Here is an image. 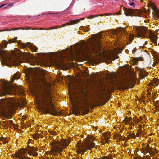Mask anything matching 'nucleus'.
Returning a JSON list of instances; mask_svg holds the SVG:
<instances>
[{"label": "nucleus", "instance_id": "obj_1", "mask_svg": "<svg viewBox=\"0 0 159 159\" xmlns=\"http://www.w3.org/2000/svg\"><path fill=\"white\" fill-rule=\"evenodd\" d=\"M101 34L98 36V39L93 38L88 42L83 41V43L79 46H75V52L76 55L84 57L86 55L92 53H99L102 52L101 49Z\"/></svg>", "mask_w": 159, "mask_h": 159}, {"label": "nucleus", "instance_id": "obj_2", "mask_svg": "<svg viewBox=\"0 0 159 159\" xmlns=\"http://www.w3.org/2000/svg\"><path fill=\"white\" fill-rule=\"evenodd\" d=\"M41 103L43 107L42 111L44 113H49L56 115L57 113L52 103L51 91L49 89L45 90L40 94Z\"/></svg>", "mask_w": 159, "mask_h": 159}, {"label": "nucleus", "instance_id": "obj_3", "mask_svg": "<svg viewBox=\"0 0 159 159\" xmlns=\"http://www.w3.org/2000/svg\"><path fill=\"white\" fill-rule=\"evenodd\" d=\"M0 57L11 64H19L20 62L19 59L14 57H11L8 51L3 49L1 47H0Z\"/></svg>", "mask_w": 159, "mask_h": 159}, {"label": "nucleus", "instance_id": "obj_4", "mask_svg": "<svg viewBox=\"0 0 159 159\" xmlns=\"http://www.w3.org/2000/svg\"><path fill=\"white\" fill-rule=\"evenodd\" d=\"M81 140H80L78 142V144L80 151L83 152V154L86 152V150H90L94 147L95 144L89 141H86L83 143H81Z\"/></svg>", "mask_w": 159, "mask_h": 159}, {"label": "nucleus", "instance_id": "obj_5", "mask_svg": "<svg viewBox=\"0 0 159 159\" xmlns=\"http://www.w3.org/2000/svg\"><path fill=\"white\" fill-rule=\"evenodd\" d=\"M3 103H4L5 106V107L7 110V111H2L3 112H5L7 111H11L17 104V101L15 98H11L5 100L3 101Z\"/></svg>", "mask_w": 159, "mask_h": 159}, {"label": "nucleus", "instance_id": "obj_6", "mask_svg": "<svg viewBox=\"0 0 159 159\" xmlns=\"http://www.w3.org/2000/svg\"><path fill=\"white\" fill-rule=\"evenodd\" d=\"M86 97L85 95H83L82 97L78 98V99L75 100V103L77 105L81 106L80 111L83 115H86L88 113V110L85 109L83 107V105H86Z\"/></svg>", "mask_w": 159, "mask_h": 159}, {"label": "nucleus", "instance_id": "obj_7", "mask_svg": "<svg viewBox=\"0 0 159 159\" xmlns=\"http://www.w3.org/2000/svg\"><path fill=\"white\" fill-rule=\"evenodd\" d=\"M123 9L126 16H141L142 11L139 10L128 9L125 7Z\"/></svg>", "mask_w": 159, "mask_h": 159}, {"label": "nucleus", "instance_id": "obj_8", "mask_svg": "<svg viewBox=\"0 0 159 159\" xmlns=\"http://www.w3.org/2000/svg\"><path fill=\"white\" fill-rule=\"evenodd\" d=\"M74 53L72 51V46L70 47L69 48H67L65 50L64 52L61 53V56L62 57H73Z\"/></svg>", "mask_w": 159, "mask_h": 159}, {"label": "nucleus", "instance_id": "obj_9", "mask_svg": "<svg viewBox=\"0 0 159 159\" xmlns=\"http://www.w3.org/2000/svg\"><path fill=\"white\" fill-rule=\"evenodd\" d=\"M147 28L142 26L137 27V35L139 37H145V34Z\"/></svg>", "mask_w": 159, "mask_h": 159}, {"label": "nucleus", "instance_id": "obj_10", "mask_svg": "<svg viewBox=\"0 0 159 159\" xmlns=\"http://www.w3.org/2000/svg\"><path fill=\"white\" fill-rule=\"evenodd\" d=\"M21 46L23 48H25L27 47L29 48L31 51L33 52H35L38 49V48L36 46L33 45L32 43L27 42L26 43H21Z\"/></svg>", "mask_w": 159, "mask_h": 159}, {"label": "nucleus", "instance_id": "obj_11", "mask_svg": "<svg viewBox=\"0 0 159 159\" xmlns=\"http://www.w3.org/2000/svg\"><path fill=\"white\" fill-rule=\"evenodd\" d=\"M130 85L129 79L126 78H123L120 82V86L121 88L125 89H128V85Z\"/></svg>", "mask_w": 159, "mask_h": 159}, {"label": "nucleus", "instance_id": "obj_12", "mask_svg": "<svg viewBox=\"0 0 159 159\" xmlns=\"http://www.w3.org/2000/svg\"><path fill=\"white\" fill-rule=\"evenodd\" d=\"M126 32L125 28H122V27H120L119 28L117 29L116 31H112V34H115L117 36V39H118V37L121 36V35L122 34H125Z\"/></svg>", "mask_w": 159, "mask_h": 159}, {"label": "nucleus", "instance_id": "obj_13", "mask_svg": "<svg viewBox=\"0 0 159 159\" xmlns=\"http://www.w3.org/2000/svg\"><path fill=\"white\" fill-rule=\"evenodd\" d=\"M29 149L27 150L28 151V153L30 155H32L34 156H38V154L36 152L38 151V149H36L34 147H31L29 146Z\"/></svg>", "mask_w": 159, "mask_h": 159}, {"label": "nucleus", "instance_id": "obj_14", "mask_svg": "<svg viewBox=\"0 0 159 159\" xmlns=\"http://www.w3.org/2000/svg\"><path fill=\"white\" fill-rule=\"evenodd\" d=\"M11 88L12 86L9 85L5 86L3 93H2V94L0 93V96H1L2 95H4L6 93H8L9 92L11 91Z\"/></svg>", "mask_w": 159, "mask_h": 159}, {"label": "nucleus", "instance_id": "obj_15", "mask_svg": "<svg viewBox=\"0 0 159 159\" xmlns=\"http://www.w3.org/2000/svg\"><path fill=\"white\" fill-rule=\"evenodd\" d=\"M149 37L151 41L153 42L154 44L157 45V41L158 39V36L155 34H152L149 36Z\"/></svg>", "mask_w": 159, "mask_h": 159}, {"label": "nucleus", "instance_id": "obj_16", "mask_svg": "<svg viewBox=\"0 0 159 159\" xmlns=\"http://www.w3.org/2000/svg\"><path fill=\"white\" fill-rule=\"evenodd\" d=\"M80 20V19H77L76 20H71L69 22H67L66 24H63L62 25V27H63L66 25H73L79 22Z\"/></svg>", "mask_w": 159, "mask_h": 159}, {"label": "nucleus", "instance_id": "obj_17", "mask_svg": "<svg viewBox=\"0 0 159 159\" xmlns=\"http://www.w3.org/2000/svg\"><path fill=\"white\" fill-rule=\"evenodd\" d=\"M152 9L154 11L156 16L157 17V18H159V11L154 6L152 7Z\"/></svg>", "mask_w": 159, "mask_h": 159}, {"label": "nucleus", "instance_id": "obj_18", "mask_svg": "<svg viewBox=\"0 0 159 159\" xmlns=\"http://www.w3.org/2000/svg\"><path fill=\"white\" fill-rule=\"evenodd\" d=\"M80 30L84 32H88L89 31L90 29L88 25L85 27L82 26L80 27Z\"/></svg>", "mask_w": 159, "mask_h": 159}, {"label": "nucleus", "instance_id": "obj_19", "mask_svg": "<svg viewBox=\"0 0 159 159\" xmlns=\"http://www.w3.org/2000/svg\"><path fill=\"white\" fill-rule=\"evenodd\" d=\"M139 61H143V58L142 57L134 58L133 60L134 62V64H137Z\"/></svg>", "mask_w": 159, "mask_h": 159}, {"label": "nucleus", "instance_id": "obj_20", "mask_svg": "<svg viewBox=\"0 0 159 159\" xmlns=\"http://www.w3.org/2000/svg\"><path fill=\"white\" fill-rule=\"evenodd\" d=\"M54 149L51 150V153H57L58 152V147L56 146H54Z\"/></svg>", "mask_w": 159, "mask_h": 159}, {"label": "nucleus", "instance_id": "obj_21", "mask_svg": "<svg viewBox=\"0 0 159 159\" xmlns=\"http://www.w3.org/2000/svg\"><path fill=\"white\" fill-rule=\"evenodd\" d=\"M24 57L26 58L25 59H24V61H25L27 63H30V61L28 59L30 58L31 57H29L26 55H25L24 56Z\"/></svg>", "mask_w": 159, "mask_h": 159}, {"label": "nucleus", "instance_id": "obj_22", "mask_svg": "<svg viewBox=\"0 0 159 159\" xmlns=\"http://www.w3.org/2000/svg\"><path fill=\"white\" fill-rule=\"evenodd\" d=\"M108 15V14L106 13V14H104L98 15L97 16H94L93 15H91L90 16L88 17V18L91 19L92 18H94V17H97V16H104L105 15Z\"/></svg>", "mask_w": 159, "mask_h": 159}, {"label": "nucleus", "instance_id": "obj_23", "mask_svg": "<svg viewBox=\"0 0 159 159\" xmlns=\"http://www.w3.org/2000/svg\"><path fill=\"white\" fill-rule=\"evenodd\" d=\"M2 47L6 48L7 47V42L6 40H3L2 42Z\"/></svg>", "mask_w": 159, "mask_h": 159}, {"label": "nucleus", "instance_id": "obj_24", "mask_svg": "<svg viewBox=\"0 0 159 159\" xmlns=\"http://www.w3.org/2000/svg\"><path fill=\"white\" fill-rule=\"evenodd\" d=\"M19 29L24 30V28H23V27H20V28H13L10 30L7 29V30H6L8 31H11L12 30L14 31V30H18Z\"/></svg>", "mask_w": 159, "mask_h": 159}, {"label": "nucleus", "instance_id": "obj_25", "mask_svg": "<svg viewBox=\"0 0 159 159\" xmlns=\"http://www.w3.org/2000/svg\"><path fill=\"white\" fill-rule=\"evenodd\" d=\"M19 78V75H18L17 73L14 74L13 76V80H18Z\"/></svg>", "mask_w": 159, "mask_h": 159}, {"label": "nucleus", "instance_id": "obj_26", "mask_svg": "<svg viewBox=\"0 0 159 159\" xmlns=\"http://www.w3.org/2000/svg\"><path fill=\"white\" fill-rule=\"evenodd\" d=\"M18 157L19 158V159H30V158L29 157H26L24 155L20 156L19 155L18 156Z\"/></svg>", "mask_w": 159, "mask_h": 159}, {"label": "nucleus", "instance_id": "obj_27", "mask_svg": "<svg viewBox=\"0 0 159 159\" xmlns=\"http://www.w3.org/2000/svg\"><path fill=\"white\" fill-rule=\"evenodd\" d=\"M40 135L37 134H34L33 135V138L35 139H39V136Z\"/></svg>", "mask_w": 159, "mask_h": 159}, {"label": "nucleus", "instance_id": "obj_28", "mask_svg": "<svg viewBox=\"0 0 159 159\" xmlns=\"http://www.w3.org/2000/svg\"><path fill=\"white\" fill-rule=\"evenodd\" d=\"M91 76V77L93 78V79H95L96 77L99 76V74L98 73H93Z\"/></svg>", "mask_w": 159, "mask_h": 159}, {"label": "nucleus", "instance_id": "obj_29", "mask_svg": "<svg viewBox=\"0 0 159 159\" xmlns=\"http://www.w3.org/2000/svg\"><path fill=\"white\" fill-rule=\"evenodd\" d=\"M17 39V37H16L12 39H11L8 41V42H9V44H11V43H13L14 42L16 41Z\"/></svg>", "mask_w": 159, "mask_h": 159}, {"label": "nucleus", "instance_id": "obj_30", "mask_svg": "<svg viewBox=\"0 0 159 159\" xmlns=\"http://www.w3.org/2000/svg\"><path fill=\"white\" fill-rule=\"evenodd\" d=\"M58 65L60 66H65V64L63 61L59 62L58 63Z\"/></svg>", "mask_w": 159, "mask_h": 159}, {"label": "nucleus", "instance_id": "obj_31", "mask_svg": "<svg viewBox=\"0 0 159 159\" xmlns=\"http://www.w3.org/2000/svg\"><path fill=\"white\" fill-rule=\"evenodd\" d=\"M106 134H107V133H105ZM109 137L108 136V135H105V142L106 143H108V142H109V140H108V139H109Z\"/></svg>", "mask_w": 159, "mask_h": 159}, {"label": "nucleus", "instance_id": "obj_32", "mask_svg": "<svg viewBox=\"0 0 159 159\" xmlns=\"http://www.w3.org/2000/svg\"><path fill=\"white\" fill-rule=\"evenodd\" d=\"M129 135L131 137L133 138L134 139H135L136 138V135H135V134L134 133H133V134H130L129 135H128V136Z\"/></svg>", "mask_w": 159, "mask_h": 159}, {"label": "nucleus", "instance_id": "obj_33", "mask_svg": "<svg viewBox=\"0 0 159 159\" xmlns=\"http://www.w3.org/2000/svg\"><path fill=\"white\" fill-rule=\"evenodd\" d=\"M18 90L20 93L23 94L24 93V91L20 88H18Z\"/></svg>", "mask_w": 159, "mask_h": 159}, {"label": "nucleus", "instance_id": "obj_34", "mask_svg": "<svg viewBox=\"0 0 159 159\" xmlns=\"http://www.w3.org/2000/svg\"><path fill=\"white\" fill-rule=\"evenodd\" d=\"M67 142H68V144H66V141H64V143H63V145H65V146H67L68 145V144L70 143V141L69 140H67Z\"/></svg>", "mask_w": 159, "mask_h": 159}, {"label": "nucleus", "instance_id": "obj_35", "mask_svg": "<svg viewBox=\"0 0 159 159\" xmlns=\"http://www.w3.org/2000/svg\"><path fill=\"white\" fill-rule=\"evenodd\" d=\"M154 105L157 108H159V104H158V102L156 101L154 102Z\"/></svg>", "mask_w": 159, "mask_h": 159}, {"label": "nucleus", "instance_id": "obj_36", "mask_svg": "<svg viewBox=\"0 0 159 159\" xmlns=\"http://www.w3.org/2000/svg\"><path fill=\"white\" fill-rule=\"evenodd\" d=\"M2 142H3V143H4V144L6 143H7V139H5L3 138V139H2Z\"/></svg>", "mask_w": 159, "mask_h": 159}, {"label": "nucleus", "instance_id": "obj_37", "mask_svg": "<svg viewBox=\"0 0 159 159\" xmlns=\"http://www.w3.org/2000/svg\"><path fill=\"white\" fill-rule=\"evenodd\" d=\"M24 29H25V30H29V29H32V30H37V29L36 28H34V29H32L30 27H26L25 28H24Z\"/></svg>", "mask_w": 159, "mask_h": 159}, {"label": "nucleus", "instance_id": "obj_38", "mask_svg": "<svg viewBox=\"0 0 159 159\" xmlns=\"http://www.w3.org/2000/svg\"><path fill=\"white\" fill-rule=\"evenodd\" d=\"M112 57L113 58V60H114L115 59H117L118 58V56L117 55H114L112 56Z\"/></svg>", "mask_w": 159, "mask_h": 159}, {"label": "nucleus", "instance_id": "obj_39", "mask_svg": "<svg viewBox=\"0 0 159 159\" xmlns=\"http://www.w3.org/2000/svg\"><path fill=\"white\" fill-rule=\"evenodd\" d=\"M152 149V148H148V149H146V151L148 152V153H149V151H151V150Z\"/></svg>", "mask_w": 159, "mask_h": 159}, {"label": "nucleus", "instance_id": "obj_40", "mask_svg": "<svg viewBox=\"0 0 159 159\" xmlns=\"http://www.w3.org/2000/svg\"><path fill=\"white\" fill-rule=\"evenodd\" d=\"M56 28H57L54 27V26H53V27H52L49 28H48V29H46V30H52V29H56Z\"/></svg>", "mask_w": 159, "mask_h": 159}, {"label": "nucleus", "instance_id": "obj_41", "mask_svg": "<svg viewBox=\"0 0 159 159\" xmlns=\"http://www.w3.org/2000/svg\"><path fill=\"white\" fill-rule=\"evenodd\" d=\"M58 150H59V151H58V152H59V153H60L62 151V149L61 148H59V147H58Z\"/></svg>", "mask_w": 159, "mask_h": 159}, {"label": "nucleus", "instance_id": "obj_42", "mask_svg": "<svg viewBox=\"0 0 159 159\" xmlns=\"http://www.w3.org/2000/svg\"><path fill=\"white\" fill-rule=\"evenodd\" d=\"M129 4L131 6H133L134 5V3L133 2H131V3H129Z\"/></svg>", "mask_w": 159, "mask_h": 159}, {"label": "nucleus", "instance_id": "obj_43", "mask_svg": "<svg viewBox=\"0 0 159 159\" xmlns=\"http://www.w3.org/2000/svg\"><path fill=\"white\" fill-rule=\"evenodd\" d=\"M149 145L148 144H147V146H146V149H148V148H149Z\"/></svg>", "mask_w": 159, "mask_h": 159}, {"label": "nucleus", "instance_id": "obj_44", "mask_svg": "<svg viewBox=\"0 0 159 159\" xmlns=\"http://www.w3.org/2000/svg\"><path fill=\"white\" fill-rule=\"evenodd\" d=\"M46 29H45L44 28H40V29H39V30H46Z\"/></svg>", "mask_w": 159, "mask_h": 159}, {"label": "nucleus", "instance_id": "obj_45", "mask_svg": "<svg viewBox=\"0 0 159 159\" xmlns=\"http://www.w3.org/2000/svg\"><path fill=\"white\" fill-rule=\"evenodd\" d=\"M45 73H46V71L45 70H43V72L42 73L43 75H45Z\"/></svg>", "mask_w": 159, "mask_h": 159}, {"label": "nucleus", "instance_id": "obj_46", "mask_svg": "<svg viewBox=\"0 0 159 159\" xmlns=\"http://www.w3.org/2000/svg\"><path fill=\"white\" fill-rule=\"evenodd\" d=\"M116 14H117V15H120V12H116Z\"/></svg>", "mask_w": 159, "mask_h": 159}, {"label": "nucleus", "instance_id": "obj_47", "mask_svg": "<svg viewBox=\"0 0 159 159\" xmlns=\"http://www.w3.org/2000/svg\"><path fill=\"white\" fill-rule=\"evenodd\" d=\"M51 154H52L54 155V156H56L57 155V153H51Z\"/></svg>", "mask_w": 159, "mask_h": 159}, {"label": "nucleus", "instance_id": "obj_48", "mask_svg": "<svg viewBox=\"0 0 159 159\" xmlns=\"http://www.w3.org/2000/svg\"><path fill=\"white\" fill-rule=\"evenodd\" d=\"M5 5V4H3V5H1V6H0V8L3 7Z\"/></svg>", "mask_w": 159, "mask_h": 159}, {"label": "nucleus", "instance_id": "obj_49", "mask_svg": "<svg viewBox=\"0 0 159 159\" xmlns=\"http://www.w3.org/2000/svg\"><path fill=\"white\" fill-rule=\"evenodd\" d=\"M140 134V132H138V133H137V137H138L139 136V135Z\"/></svg>", "mask_w": 159, "mask_h": 159}, {"label": "nucleus", "instance_id": "obj_50", "mask_svg": "<svg viewBox=\"0 0 159 159\" xmlns=\"http://www.w3.org/2000/svg\"><path fill=\"white\" fill-rule=\"evenodd\" d=\"M109 57V59H110V61H111V57Z\"/></svg>", "mask_w": 159, "mask_h": 159}, {"label": "nucleus", "instance_id": "obj_51", "mask_svg": "<svg viewBox=\"0 0 159 159\" xmlns=\"http://www.w3.org/2000/svg\"><path fill=\"white\" fill-rule=\"evenodd\" d=\"M10 123L12 124V120L10 121Z\"/></svg>", "mask_w": 159, "mask_h": 159}, {"label": "nucleus", "instance_id": "obj_52", "mask_svg": "<svg viewBox=\"0 0 159 159\" xmlns=\"http://www.w3.org/2000/svg\"><path fill=\"white\" fill-rule=\"evenodd\" d=\"M24 104H26V102L25 101H24Z\"/></svg>", "mask_w": 159, "mask_h": 159}, {"label": "nucleus", "instance_id": "obj_53", "mask_svg": "<svg viewBox=\"0 0 159 159\" xmlns=\"http://www.w3.org/2000/svg\"><path fill=\"white\" fill-rule=\"evenodd\" d=\"M12 5V4H8V6H11Z\"/></svg>", "mask_w": 159, "mask_h": 159}, {"label": "nucleus", "instance_id": "obj_54", "mask_svg": "<svg viewBox=\"0 0 159 159\" xmlns=\"http://www.w3.org/2000/svg\"><path fill=\"white\" fill-rule=\"evenodd\" d=\"M133 1V0H129V2H131Z\"/></svg>", "mask_w": 159, "mask_h": 159}, {"label": "nucleus", "instance_id": "obj_55", "mask_svg": "<svg viewBox=\"0 0 159 159\" xmlns=\"http://www.w3.org/2000/svg\"><path fill=\"white\" fill-rule=\"evenodd\" d=\"M105 103H106L105 102H104V103L103 104H102V106L104 105V104H105Z\"/></svg>", "mask_w": 159, "mask_h": 159}, {"label": "nucleus", "instance_id": "obj_56", "mask_svg": "<svg viewBox=\"0 0 159 159\" xmlns=\"http://www.w3.org/2000/svg\"><path fill=\"white\" fill-rule=\"evenodd\" d=\"M107 159V158H105V159ZM108 159H113V158H109Z\"/></svg>", "mask_w": 159, "mask_h": 159}, {"label": "nucleus", "instance_id": "obj_57", "mask_svg": "<svg viewBox=\"0 0 159 159\" xmlns=\"http://www.w3.org/2000/svg\"><path fill=\"white\" fill-rule=\"evenodd\" d=\"M132 52H133V53H134L135 52V51H134V50L133 51H132Z\"/></svg>", "mask_w": 159, "mask_h": 159}, {"label": "nucleus", "instance_id": "obj_58", "mask_svg": "<svg viewBox=\"0 0 159 159\" xmlns=\"http://www.w3.org/2000/svg\"><path fill=\"white\" fill-rule=\"evenodd\" d=\"M109 15H113V14H109Z\"/></svg>", "mask_w": 159, "mask_h": 159}, {"label": "nucleus", "instance_id": "obj_59", "mask_svg": "<svg viewBox=\"0 0 159 159\" xmlns=\"http://www.w3.org/2000/svg\"><path fill=\"white\" fill-rule=\"evenodd\" d=\"M134 85H133V87H134Z\"/></svg>", "mask_w": 159, "mask_h": 159}]
</instances>
